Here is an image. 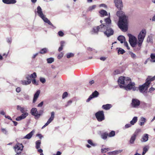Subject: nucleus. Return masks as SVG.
Segmentation results:
<instances>
[{
  "instance_id": "obj_5",
  "label": "nucleus",
  "mask_w": 155,
  "mask_h": 155,
  "mask_svg": "<svg viewBox=\"0 0 155 155\" xmlns=\"http://www.w3.org/2000/svg\"><path fill=\"white\" fill-rule=\"evenodd\" d=\"M127 35L129 38V42L130 45L132 47H134L137 45V39L134 36L130 34H128Z\"/></svg>"
},
{
  "instance_id": "obj_15",
  "label": "nucleus",
  "mask_w": 155,
  "mask_h": 155,
  "mask_svg": "<svg viewBox=\"0 0 155 155\" xmlns=\"http://www.w3.org/2000/svg\"><path fill=\"white\" fill-rule=\"evenodd\" d=\"M137 44L138 46L136 45L134 47H133L134 48V51L136 52H138L140 50L142 43L137 42Z\"/></svg>"
},
{
  "instance_id": "obj_11",
  "label": "nucleus",
  "mask_w": 155,
  "mask_h": 155,
  "mask_svg": "<svg viewBox=\"0 0 155 155\" xmlns=\"http://www.w3.org/2000/svg\"><path fill=\"white\" fill-rule=\"evenodd\" d=\"M149 86V83H147L146 81L143 84L139 87V90L140 92H142L144 90L145 91L147 90Z\"/></svg>"
},
{
  "instance_id": "obj_2",
  "label": "nucleus",
  "mask_w": 155,
  "mask_h": 155,
  "mask_svg": "<svg viewBox=\"0 0 155 155\" xmlns=\"http://www.w3.org/2000/svg\"><path fill=\"white\" fill-rule=\"evenodd\" d=\"M118 82L120 88L127 91L132 89L135 91L136 90V87L134 86V83L131 82V79L129 77H120L118 79Z\"/></svg>"
},
{
  "instance_id": "obj_37",
  "label": "nucleus",
  "mask_w": 155,
  "mask_h": 155,
  "mask_svg": "<svg viewBox=\"0 0 155 155\" xmlns=\"http://www.w3.org/2000/svg\"><path fill=\"white\" fill-rule=\"evenodd\" d=\"M129 54L130 55L131 58L133 59H136L137 56L135 54L131 51L129 52Z\"/></svg>"
},
{
  "instance_id": "obj_26",
  "label": "nucleus",
  "mask_w": 155,
  "mask_h": 155,
  "mask_svg": "<svg viewBox=\"0 0 155 155\" xmlns=\"http://www.w3.org/2000/svg\"><path fill=\"white\" fill-rule=\"evenodd\" d=\"M117 40L119 41L120 43H123L125 41V38L123 35H120L117 38Z\"/></svg>"
},
{
  "instance_id": "obj_20",
  "label": "nucleus",
  "mask_w": 155,
  "mask_h": 155,
  "mask_svg": "<svg viewBox=\"0 0 155 155\" xmlns=\"http://www.w3.org/2000/svg\"><path fill=\"white\" fill-rule=\"evenodd\" d=\"M40 92V90H38L36 92L35 94H34L33 101V103H34L36 102L39 96Z\"/></svg>"
},
{
  "instance_id": "obj_35",
  "label": "nucleus",
  "mask_w": 155,
  "mask_h": 155,
  "mask_svg": "<svg viewBox=\"0 0 155 155\" xmlns=\"http://www.w3.org/2000/svg\"><path fill=\"white\" fill-rule=\"evenodd\" d=\"M101 137L102 139L104 140L106 139L108 136V134L106 133H104L101 134Z\"/></svg>"
},
{
  "instance_id": "obj_18",
  "label": "nucleus",
  "mask_w": 155,
  "mask_h": 155,
  "mask_svg": "<svg viewBox=\"0 0 155 155\" xmlns=\"http://www.w3.org/2000/svg\"><path fill=\"white\" fill-rule=\"evenodd\" d=\"M41 18L43 19L44 21L46 23H48V25H51V26L54 28H55V27L51 23L50 20H49L48 18H47L45 17V16L44 15L43 17Z\"/></svg>"
},
{
  "instance_id": "obj_45",
  "label": "nucleus",
  "mask_w": 155,
  "mask_h": 155,
  "mask_svg": "<svg viewBox=\"0 0 155 155\" xmlns=\"http://www.w3.org/2000/svg\"><path fill=\"white\" fill-rule=\"evenodd\" d=\"M141 131V130L140 129H137L136 130L134 133L133 134H134L136 135L137 136L138 133L140 132Z\"/></svg>"
},
{
  "instance_id": "obj_6",
  "label": "nucleus",
  "mask_w": 155,
  "mask_h": 155,
  "mask_svg": "<svg viewBox=\"0 0 155 155\" xmlns=\"http://www.w3.org/2000/svg\"><path fill=\"white\" fill-rule=\"evenodd\" d=\"M146 34V30L145 29H142L138 36V42L142 43Z\"/></svg>"
},
{
  "instance_id": "obj_41",
  "label": "nucleus",
  "mask_w": 155,
  "mask_h": 155,
  "mask_svg": "<svg viewBox=\"0 0 155 155\" xmlns=\"http://www.w3.org/2000/svg\"><path fill=\"white\" fill-rule=\"evenodd\" d=\"M74 56V54L71 53H68L66 54V57L68 58L72 57Z\"/></svg>"
},
{
  "instance_id": "obj_19",
  "label": "nucleus",
  "mask_w": 155,
  "mask_h": 155,
  "mask_svg": "<svg viewBox=\"0 0 155 155\" xmlns=\"http://www.w3.org/2000/svg\"><path fill=\"white\" fill-rule=\"evenodd\" d=\"M154 80H155V75L153 77L149 76L147 78L146 81L147 83H149V85H150V82L153 81Z\"/></svg>"
},
{
  "instance_id": "obj_59",
  "label": "nucleus",
  "mask_w": 155,
  "mask_h": 155,
  "mask_svg": "<svg viewBox=\"0 0 155 155\" xmlns=\"http://www.w3.org/2000/svg\"><path fill=\"white\" fill-rule=\"evenodd\" d=\"M131 124H127L125 125V127L126 128H127L131 127Z\"/></svg>"
},
{
  "instance_id": "obj_32",
  "label": "nucleus",
  "mask_w": 155,
  "mask_h": 155,
  "mask_svg": "<svg viewBox=\"0 0 155 155\" xmlns=\"http://www.w3.org/2000/svg\"><path fill=\"white\" fill-rule=\"evenodd\" d=\"M99 13L103 16H106L107 15V12L105 10H102L99 12Z\"/></svg>"
},
{
  "instance_id": "obj_23",
  "label": "nucleus",
  "mask_w": 155,
  "mask_h": 155,
  "mask_svg": "<svg viewBox=\"0 0 155 155\" xmlns=\"http://www.w3.org/2000/svg\"><path fill=\"white\" fill-rule=\"evenodd\" d=\"M148 135L147 134H145L143 136L141 140L142 142H146L148 140Z\"/></svg>"
},
{
  "instance_id": "obj_1",
  "label": "nucleus",
  "mask_w": 155,
  "mask_h": 155,
  "mask_svg": "<svg viewBox=\"0 0 155 155\" xmlns=\"http://www.w3.org/2000/svg\"><path fill=\"white\" fill-rule=\"evenodd\" d=\"M114 2L115 6L120 10L116 13L117 15L119 18L118 26L122 31L125 32L127 30V17L121 10L123 7L122 2L121 0H114Z\"/></svg>"
},
{
  "instance_id": "obj_56",
  "label": "nucleus",
  "mask_w": 155,
  "mask_h": 155,
  "mask_svg": "<svg viewBox=\"0 0 155 155\" xmlns=\"http://www.w3.org/2000/svg\"><path fill=\"white\" fill-rule=\"evenodd\" d=\"M58 35L60 37H62L64 35V33L61 31H59L58 33Z\"/></svg>"
},
{
  "instance_id": "obj_27",
  "label": "nucleus",
  "mask_w": 155,
  "mask_h": 155,
  "mask_svg": "<svg viewBox=\"0 0 155 155\" xmlns=\"http://www.w3.org/2000/svg\"><path fill=\"white\" fill-rule=\"evenodd\" d=\"M111 107V104H107L105 105H103L102 106V108L105 110H108Z\"/></svg>"
},
{
  "instance_id": "obj_33",
  "label": "nucleus",
  "mask_w": 155,
  "mask_h": 155,
  "mask_svg": "<svg viewBox=\"0 0 155 155\" xmlns=\"http://www.w3.org/2000/svg\"><path fill=\"white\" fill-rule=\"evenodd\" d=\"M18 110H20L21 113H23L24 112V108L23 107H21L19 105H18L17 107Z\"/></svg>"
},
{
  "instance_id": "obj_58",
  "label": "nucleus",
  "mask_w": 155,
  "mask_h": 155,
  "mask_svg": "<svg viewBox=\"0 0 155 155\" xmlns=\"http://www.w3.org/2000/svg\"><path fill=\"white\" fill-rule=\"evenodd\" d=\"M63 54L61 53L58 55V58L59 59H61L63 57Z\"/></svg>"
},
{
  "instance_id": "obj_51",
  "label": "nucleus",
  "mask_w": 155,
  "mask_h": 155,
  "mask_svg": "<svg viewBox=\"0 0 155 155\" xmlns=\"http://www.w3.org/2000/svg\"><path fill=\"white\" fill-rule=\"evenodd\" d=\"M68 94L67 92H64L62 95V98L63 99L65 97H67L68 96Z\"/></svg>"
},
{
  "instance_id": "obj_40",
  "label": "nucleus",
  "mask_w": 155,
  "mask_h": 155,
  "mask_svg": "<svg viewBox=\"0 0 155 155\" xmlns=\"http://www.w3.org/2000/svg\"><path fill=\"white\" fill-rule=\"evenodd\" d=\"M150 58L152 60L151 61L153 62H155V54H151L150 55Z\"/></svg>"
},
{
  "instance_id": "obj_9",
  "label": "nucleus",
  "mask_w": 155,
  "mask_h": 155,
  "mask_svg": "<svg viewBox=\"0 0 155 155\" xmlns=\"http://www.w3.org/2000/svg\"><path fill=\"white\" fill-rule=\"evenodd\" d=\"M140 104V101L137 98H133L132 100L131 105L132 107L138 108Z\"/></svg>"
},
{
  "instance_id": "obj_57",
  "label": "nucleus",
  "mask_w": 155,
  "mask_h": 155,
  "mask_svg": "<svg viewBox=\"0 0 155 155\" xmlns=\"http://www.w3.org/2000/svg\"><path fill=\"white\" fill-rule=\"evenodd\" d=\"M24 98L27 100H28L29 99V96L26 94H24Z\"/></svg>"
},
{
  "instance_id": "obj_29",
  "label": "nucleus",
  "mask_w": 155,
  "mask_h": 155,
  "mask_svg": "<svg viewBox=\"0 0 155 155\" xmlns=\"http://www.w3.org/2000/svg\"><path fill=\"white\" fill-rule=\"evenodd\" d=\"M117 49H118V54H123L125 53V51L124 50L122 49L121 48H117Z\"/></svg>"
},
{
  "instance_id": "obj_28",
  "label": "nucleus",
  "mask_w": 155,
  "mask_h": 155,
  "mask_svg": "<svg viewBox=\"0 0 155 155\" xmlns=\"http://www.w3.org/2000/svg\"><path fill=\"white\" fill-rule=\"evenodd\" d=\"M137 117H134L133 118L132 120L130 121V124L132 125H134L137 121Z\"/></svg>"
},
{
  "instance_id": "obj_3",
  "label": "nucleus",
  "mask_w": 155,
  "mask_h": 155,
  "mask_svg": "<svg viewBox=\"0 0 155 155\" xmlns=\"http://www.w3.org/2000/svg\"><path fill=\"white\" fill-rule=\"evenodd\" d=\"M104 27V30L102 32H103L104 35L107 37L113 35L114 33V31L111 28V26H107L103 25Z\"/></svg>"
},
{
  "instance_id": "obj_53",
  "label": "nucleus",
  "mask_w": 155,
  "mask_h": 155,
  "mask_svg": "<svg viewBox=\"0 0 155 155\" xmlns=\"http://www.w3.org/2000/svg\"><path fill=\"white\" fill-rule=\"evenodd\" d=\"M116 150L112 152H109L108 153V155H115L116 154Z\"/></svg>"
},
{
  "instance_id": "obj_30",
  "label": "nucleus",
  "mask_w": 155,
  "mask_h": 155,
  "mask_svg": "<svg viewBox=\"0 0 155 155\" xmlns=\"http://www.w3.org/2000/svg\"><path fill=\"white\" fill-rule=\"evenodd\" d=\"M21 84L24 85H27L30 84L31 82V80L25 81L23 80L21 81Z\"/></svg>"
},
{
  "instance_id": "obj_42",
  "label": "nucleus",
  "mask_w": 155,
  "mask_h": 155,
  "mask_svg": "<svg viewBox=\"0 0 155 155\" xmlns=\"http://www.w3.org/2000/svg\"><path fill=\"white\" fill-rule=\"evenodd\" d=\"M30 78H31L35 79L37 77L36 74L35 72H34L32 74L30 75Z\"/></svg>"
},
{
  "instance_id": "obj_10",
  "label": "nucleus",
  "mask_w": 155,
  "mask_h": 155,
  "mask_svg": "<svg viewBox=\"0 0 155 155\" xmlns=\"http://www.w3.org/2000/svg\"><path fill=\"white\" fill-rule=\"evenodd\" d=\"M54 114L55 113L54 112L52 111L51 112V116L48 119L46 123L41 128L42 129L47 126L53 120L54 118Z\"/></svg>"
},
{
  "instance_id": "obj_17",
  "label": "nucleus",
  "mask_w": 155,
  "mask_h": 155,
  "mask_svg": "<svg viewBox=\"0 0 155 155\" xmlns=\"http://www.w3.org/2000/svg\"><path fill=\"white\" fill-rule=\"evenodd\" d=\"M37 13L38 15L41 18L45 15L43 13L42 9L40 6H38L37 8Z\"/></svg>"
},
{
  "instance_id": "obj_14",
  "label": "nucleus",
  "mask_w": 155,
  "mask_h": 155,
  "mask_svg": "<svg viewBox=\"0 0 155 155\" xmlns=\"http://www.w3.org/2000/svg\"><path fill=\"white\" fill-rule=\"evenodd\" d=\"M140 106L141 108L146 109L147 107H150L151 106L150 104L146 103L144 102H140Z\"/></svg>"
},
{
  "instance_id": "obj_39",
  "label": "nucleus",
  "mask_w": 155,
  "mask_h": 155,
  "mask_svg": "<svg viewBox=\"0 0 155 155\" xmlns=\"http://www.w3.org/2000/svg\"><path fill=\"white\" fill-rule=\"evenodd\" d=\"M148 147L147 146H146L144 147L143 149V152H142V155H144L145 154L146 152L148 151Z\"/></svg>"
},
{
  "instance_id": "obj_48",
  "label": "nucleus",
  "mask_w": 155,
  "mask_h": 155,
  "mask_svg": "<svg viewBox=\"0 0 155 155\" xmlns=\"http://www.w3.org/2000/svg\"><path fill=\"white\" fill-rule=\"evenodd\" d=\"M72 102V100H70L69 101H68L67 104L66 105H65V107H67L68 106L70 105L71 104Z\"/></svg>"
},
{
  "instance_id": "obj_54",
  "label": "nucleus",
  "mask_w": 155,
  "mask_h": 155,
  "mask_svg": "<svg viewBox=\"0 0 155 155\" xmlns=\"http://www.w3.org/2000/svg\"><path fill=\"white\" fill-rule=\"evenodd\" d=\"M32 84H34L38 85V81L37 82L35 79H34L33 80H32Z\"/></svg>"
},
{
  "instance_id": "obj_12",
  "label": "nucleus",
  "mask_w": 155,
  "mask_h": 155,
  "mask_svg": "<svg viewBox=\"0 0 155 155\" xmlns=\"http://www.w3.org/2000/svg\"><path fill=\"white\" fill-rule=\"evenodd\" d=\"M99 95V93L97 91H95L94 92H93L92 94L86 100V102H89L92 98L95 97H97Z\"/></svg>"
},
{
  "instance_id": "obj_24",
  "label": "nucleus",
  "mask_w": 155,
  "mask_h": 155,
  "mask_svg": "<svg viewBox=\"0 0 155 155\" xmlns=\"http://www.w3.org/2000/svg\"><path fill=\"white\" fill-rule=\"evenodd\" d=\"M146 121L147 120L146 118L143 117H141L140 120L139 124L141 126H143L144 125V123L146 122Z\"/></svg>"
},
{
  "instance_id": "obj_62",
  "label": "nucleus",
  "mask_w": 155,
  "mask_h": 155,
  "mask_svg": "<svg viewBox=\"0 0 155 155\" xmlns=\"http://www.w3.org/2000/svg\"><path fill=\"white\" fill-rule=\"evenodd\" d=\"M25 78L27 80V81L31 80L30 79V75L29 74H27L25 75Z\"/></svg>"
},
{
  "instance_id": "obj_8",
  "label": "nucleus",
  "mask_w": 155,
  "mask_h": 155,
  "mask_svg": "<svg viewBox=\"0 0 155 155\" xmlns=\"http://www.w3.org/2000/svg\"><path fill=\"white\" fill-rule=\"evenodd\" d=\"M23 146L21 143H17L14 147V148L17 154H18L22 150Z\"/></svg>"
},
{
  "instance_id": "obj_50",
  "label": "nucleus",
  "mask_w": 155,
  "mask_h": 155,
  "mask_svg": "<svg viewBox=\"0 0 155 155\" xmlns=\"http://www.w3.org/2000/svg\"><path fill=\"white\" fill-rule=\"evenodd\" d=\"M43 113V110H40L38 112V118Z\"/></svg>"
},
{
  "instance_id": "obj_4",
  "label": "nucleus",
  "mask_w": 155,
  "mask_h": 155,
  "mask_svg": "<svg viewBox=\"0 0 155 155\" xmlns=\"http://www.w3.org/2000/svg\"><path fill=\"white\" fill-rule=\"evenodd\" d=\"M103 25L96 27H94L92 29L90 32L91 34H97L99 31L102 32L104 28Z\"/></svg>"
},
{
  "instance_id": "obj_22",
  "label": "nucleus",
  "mask_w": 155,
  "mask_h": 155,
  "mask_svg": "<svg viewBox=\"0 0 155 155\" xmlns=\"http://www.w3.org/2000/svg\"><path fill=\"white\" fill-rule=\"evenodd\" d=\"M35 132V130H33L30 133L25 136L24 137V138L28 139H30L33 135Z\"/></svg>"
},
{
  "instance_id": "obj_63",
  "label": "nucleus",
  "mask_w": 155,
  "mask_h": 155,
  "mask_svg": "<svg viewBox=\"0 0 155 155\" xmlns=\"http://www.w3.org/2000/svg\"><path fill=\"white\" fill-rule=\"evenodd\" d=\"M100 7H104V8H107V5L104 4H101L99 5Z\"/></svg>"
},
{
  "instance_id": "obj_21",
  "label": "nucleus",
  "mask_w": 155,
  "mask_h": 155,
  "mask_svg": "<svg viewBox=\"0 0 155 155\" xmlns=\"http://www.w3.org/2000/svg\"><path fill=\"white\" fill-rule=\"evenodd\" d=\"M2 2L7 4H13L16 3L15 0H2Z\"/></svg>"
},
{
  "instance_id": "obj_31",
  "label": "nucleus",
  "mask_w": 155,
  "mask_h": 155,
  "mask_svg": "<svg viewBox=\"0 0 155 155\" xmlns=\"http://www.w3.org/2000/svg\"><path fill=\"white\" fill-rule=\"evenodd\" d=\"M41 144V141L40 140H38L35 142L36 148L38 149L40 148V144Z\"/></svg>"
},
{
  "instance_id": "obj_61",
  "label": "nucleus",
  "mask_w": 155,
  "mask_h": 155,
  "mask_svg": "<svg viewBox=\"0 0 155 155\" xmlns=\"http://www.w3.org/2000/svg\"><path fill=\"white\" fill-rule=\"evenodd\" d=\"M116 154H119L120 153L122 152L123 150H116Z\"/></svg>"
},
{
  "instance_id": "obj_64",
  "label": "nucleus",
  "mask_w": 155,
  "mask_h": 155,
  "mask_svg": "<svg viewBox=\"0 0 155 155\" xmlns=\"http://www.w3.org/2000/svg\"><path fill=\"white\" fill-rule=\"evenodd\" d=\"M22 119L21 118V117L20 116L19 117H17L16 118V120L17 121H20V120H21Z\"/></svg>"
},
{
  "instance_id": "obj_34",
  "label": "nucleus",
  "mask_w": 155,
  "mask_h": 155,
  "mask_svg": "<svg viewBox=\"0 0 155 155\" xmlns=\"http://www.w3.org/2000/svg\"><path fill=\"white\" fill-rule=\"evenodd\" d=\"M47 62L48 64H51L54 61V59L53 58H50L47 59Z\"/></svg>"
},
{
  "instance_id": "obj_60",
  "label": "nucleus",
  "mask_w": 155,
  "mask_h": 155,
  "mask_svg": "<svg viewBox=\"0 0 155 155\" xmlns=\"http://www.w3.org/2000/svg\"><path fill=\"white\" fill-rule=\"evenodd\" d=\"M65 44V42L64 41H61L60 42L61 47H63L64 46V44Z\"/></svg>"
},
{
  "instance_id": "obj_55",
  "label": "nucleus",
  "mask_w": 155,
  "mask_h": 155,
  "mask_svg": "<svg viewBox=\"0 0 155 155\" xmlns=\"http://www.w3.org/2000/svg\"><path fill=\"white\" fill-rule=\"evenodd\" d=\"M124 45L128 49H129L130 48L129 47L128 44L127 42L126 41H125L124 42Z\"/></svg>"
},
{
  "instance_id": "obj_36",
  "label": "nucleus",
  "mask_w": 155,
  "mask_h": 155,
  "mask_svg": "<svg viewBox=\"0 0 155 155\" xmlns=\"http://www.w3.org/2000/svg\"><path fill=\"white\" fill-rule=\"evenodd\" d=\"M47 51L48 49L47 48H43L40 50L39 53L41 54H44L47 52Z\"/></svg>"
},
{
  "instance_id": "obj_46",
  "label": "nucleus",
  "mask_w": 155,
  "mask_h": 155,
  "mask_svg": "<svg viewBox=\"0 0 155 155\" xmlns=\"http://www.w3.org/2000/svg\"><path fill=\"white\" fill-rule=\"evenodd\" d=\"M109 150V148H104L101 149V152L102 153H104L107 152V151H108Z\"/></svg>"
},
{
  "instance_id": "obj_16",
  "label": "nucleus",
  "mask_w": 155,
  "mask_h": 155,
  "mask_svg": "<svg viewBox=\"0 0 155 155\" xmlns=\"http://www.w3.org/2000/svg\"><path fill=\"white\" fill-rule=\"evenodd\" d=\"M104 21L105 24H102L101 25H103L105 26H111V20L109 17L105 18Z\"/></svg>"
},
{
  "instance_id": "obj_47",
  "label": "nucleus",
  "mask_w": 155,
  "mask_h": 155,
  "mask_svg": "<svg viewBox=\"0 0 155 155\" xmlns=\"http://www.w3.org/2000/svg\"><path fill=\"white\" fill-rule=\"evenodd\" d=\"M120 73V71L119 70L117 69V70H116L114 71L113 72V74L114 75H116V74H119Z\"/></svg>"
},
{
  "instance_id": "obj_44",
  "label": "nucleus",
  "mask_w": 155,
  "mask_h": 155,
  "mask_svg": "<svg viewBox=\"0 0 155 155\" xmlns=\"http://www.w3.org/2000/svg\"><path fill=\"white\" fill-rule=\"evenodd\" d=\"M28 115V113L25 112L22 114L20 116L21 117V118L23 119L25 118Z\"/></svg>"
},
{
  "instance_id": "obj_7",
  "label": "nucleus",
  "mask_w": 155,
  "mask_h": 155,
  "mask_svg": "<svg viewBox=\"0 0 155 155\" xmlns=\"http://www.w3.org/2000/svg\"><path fill=\"white\" fill-rule=\"evenodd\" d=\"M95 116L97 120L101 122L104 120V115L103 111H99L96 113Z\"/></svg>"
},
{
  "instance_id": "obj_49",
  "label": "nucleus",
  "mask_w": 155,
  "mask_h": 155,
  "mask_svg": "<svg viewBox=\"0 0 155 155\" xmlns=\"http://www.w3.org/2000/svg\"><path fill=\"white\" fill-rule=\"evenodd\" d=\"M40 81L43 84L45 83L46 82L45 79L43 78H40Z\"/></svg>"
},
{
  "instance_id": "obj_38",
  "label": "nucleus",
  "mask_w": 155,
  "mask_h": 155,
  "mask_svg": "<svg viewBox=\"0 0 155 155\" xmlns=\"http://www.w3.org/2000/svg\"><path fill=\"white\" fill-rule=\"evenodd\" d=\"M96 5H94L91 6L89 7L87 10L89 11H91L92 10L95 9L96 8Z\"/></svg>"
},
{
  "instance_id": "obj_25",
  "label": "nucleus",
  "mask_w": 155,
  "mask_h": 155,
  "mask_svg": "<svg viewBox=\"0 0 155 155\" xmlns=\"http://www.w3.org/2000/svg\"><path fill=\"white\" fill-rule=\"evenodd\" d=\"M137 137V136L133 134L131 136L130 140L129 142L130 143L132 144L134 143V142L136 139Z\"/></svg>"
},
{
  "instance_id": "obj_52",
  "label": "nucleus",
  "mask_w": 155,
  "mask_h": 155,
  "mask_svg": "<svg viewBox=\"0 0 155 155\" xmlns=\"http://www.w3.org/2000/svg\"><path fill=\"white\" fill-rule=\"evenodd\" d=\"M87 142L90 145H91V146H95V144L92 143L91 140H88L87 141Z\"/></svg>"
},
{
  "instance_id": "obj_13",
  "label": "nucleus",
  "mask_w": 155,
  "mask_h": 155,
  "mask_svg": "<svg viewBox=\"0 0 155 155\" xmlns=\"http://www.w3.org/2000/svg\"><path fill=\"white\" fill-rule=\"evenodd\" d=\"M30 113L31 115L35 117V118H38V111L36 108H32L31 110Z\"/></svg>"
},
{
  "instance_id": "obj_43",
  "label": "nucleus",
  "mask_w": 155,
  "mask_h": 155,
  "mask_svg": "<svg viewBox=\"0 0 155 155\" xmlns=\"http://www.w3.org/2000/svg\"><path fill=\"white\" fill-rule=\"evenodd\" d=\"M109 137H113L115 135V132L114 131H112L110 133L108 134Z\"/></svg>"
}]
</instances>
